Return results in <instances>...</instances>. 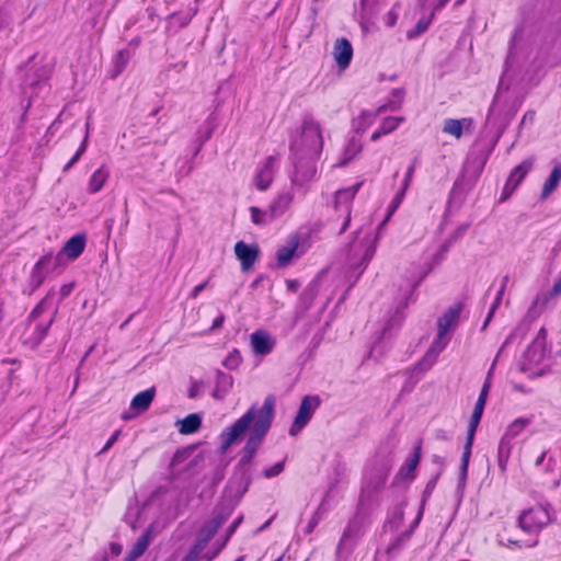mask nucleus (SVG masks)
Masks as SVG:
<instances>
[{
    "instance_id": "f257e3e1",
    "label": "nucleus",
    "mask_w": 561,
    "mask_h": 561,
    "mask_svg": "<svg viewBox=\"0 0 561 561\" xmlns=\"http://www.w3.org/2000/svg\"><path fill=\"white\" fill-rule=\"evenodd\" d=\"M274 415L275 399L272 396L265 398L261 408H257L255 404L252 405L240 419L220 434L221 451L226 453L252 425L240 458L241 465L250 463L268 433Z\"/></svg>"
},
{
    "instance_id": "f03ea898",
    "label": "nucleus",
    "mask_w": 561,
    "mask_h": 561,
    "mask_svg": "<svg viewBox=\"0 0 561 561\" xmlns=\"http://www.w3.org/2000/svg\"><path fill=\"white\" fill-rule=\"evenodd\" d=\"M323 148L322 129L311 115H305L296 136L290 141V154L295 173L293 182L302 185L313 179L316 161Z\"/></svg>"
},
{
    "instance_id": "7ed1b4c3",
    "label": "nucleus",
    "mask_w": 561,
    "mask_h": 561,
    "mask_svg": "<svg viewBox=\"0 0 561 561\" xmlns=\"http://www.w3.org/2000/svg\"><path fill=\"white\" fill-rule=\"evenodd\" d=\"M360 186L362 183H356L353 186L341 188L335 192L333 207L343 218L342 225L337 230L339 234L344 233L351 222L352 202Z\"/></svg>"
},
{
    "instance_id": "20e7f679",
    "label": "nucleus",
    "mask_w": 561,
    "mask_h": 561,
    "mask_svg": "<svg viewBox=\"0 0 561 561\" xmlns=\"http://www.w3.org/2000/svg\"><path fill=\"white\" fill-rule=\"evenodd\" d=\"M551 520L549 507L536 505L523 511L519 515V526L526 533H537L547 526Z\"/></svg>"
},
{
    "instance_id": "39448f33",
    "label": "nucleus",
    "mask_w": 561,
    "mask_h": 561,
    "mask_svg": "<svg viewBox=\"0 0 561 561\" xmlns=\"http://www.w3.org/2000/svg\"><path fill=\"white\" fill-rule=\"evenodd\" d=\"M363 536V522L356 515L354 516L345 527L343 535L339 541L336 548V556L339 559H346L353 551L355 545Z\"/></svg>"
},
{
    "instance_id": "423d86ee",
    "label": "nucleus",
    "mask_w": 561,
    "mask_h": 561,
    "mask_svg": "<svg viewBox=\"0 0 561 561\" xmlns=\"http://www.w3.org/2000/svg\"><path fill=\"white\" fill-rule=\"evenodd\" d=\"M318 396H306L302 398L294 423L289 428L291 436L297 435L311 420L313 412L320 405Z\"/></svg>"
},
{
    "instance_id": "0eeeda50",
    "label": "nucleus",
    "mask_w": 561,
    "mask_h": 561,
    "mask_svg": "<svg viewBox=\"0 0 561 561\" xmlns=\"http://www.w3.org/2000/svg\"><path fill=\"white\" fill-rule=\"evenodd\" d=\"M534 158H527L516 165L510 173L508 179L503 187L500 202L507 201L518 185L523 182L527 173L533 169Z\"/></svg>"
},
{
    "instance_id": "6e6552de",
    "label": "nucleus",
    "mask_w": 561,
    "mask_h": 561,
    "mask_svg": "<svg viewBox=\"0 0 561 561\" xmlns=\"http://www.w3.org/2000/svg\"><path fill=\"white\" fill-rule=\"evenodd\" d=\"M482 414H483V412L473 410L471 419H470L468 433H467V440L463 446V453H462V457H461V465H460V471H459V481L460 482L465 481L467 478L468 466H469V460H470V456H471V448H472V444H473V439H474V434H476L477 427L481 421Z\"/></svg>"
},
{
    "instance_id": "1a4fd4ad",
    "label": "nucleus",
    "mask_w": 561,
    "mask_h": 561,
    "mask_svg": "<svg viewBox=\"0 0 561 561\" xmlns=\"http://www.w3.org/2000/svg\"><path fill=\"white\" fill-rule=\"evenodd\" d=\"M482 414H483V412L473 410L471 419H470L468 433H467V440L463 446V453H462V457H461V465H460V471H459V481L460 482L465 481L467 478L468 466H469V460H470V456H471V448H472V444H473V439H474V434H476L477 427L481 421Z\"/></svg>"
},
{
    "instance_id": "9d476101",
    "label": "nucleus",
    "mask_w": 561,
    "mask_h": 561,
    "mask_svg": "<svg viewBox=\"0 0 561 561\" xmlns=\"http://www.w3.org/2000/svg\"><path fill=\"white\" fill-rule=\"evenodd\" d=\"M482 414H483V412L473 410L471 419H470L468 433H467V440L463 446V453H462V457H461V465H460V471H459V481L460 482L465 481L467 478L468 466H469V460H470V456H471V448H472V444H473V439H474V434H476L477 427L481 421Z\"/></svg>"
},
{
    "instance_id": "9b49d317",
    "label": "nucleus",
    "mask_w": 561,
    "mask_h": 561,
    "mask_svg": "<svg viewBox=\"0 0 561 561\" xmlns=\"http://www.w3.org/2000/svg\"><path fill=\"white\" fill-rule=\"evenodd\" d=\"M234 254L241 263V270L243 272H247L257 261L260 255V249L255 244L250 245L244 241H238L234 244Z\"/></svg>"
},
{
    "instance_id": "f8f14e48",
    "label": "nucleus",
    "mask_w": 561,
    "mask_h": 561,
    "mask_svg": "<svg viewBox=\"0 0 561 561\" xmlns=\"http://www.w3.org/2000/svg\"><path fill=\"white\" fill-rule=\"evenodd\" d=\"M276 160V157L270 156L265 159L262 167L259 168L254 178L257 190L266 191L271 186L275 174Z\"/></svg>"
},
{
    "instance_id": "ddd939ff",
    "label": "nucleus",
    "mask_w": 561,
    "mask_h": 561,
    "mask_svg": "<svg viewBox=\"0 0 561 561\" xmlns=\"http://www.w3.org/2000/svg\"><path fill=\"white\" fill-rule=\"evenodd\" d=\"M546 339L547 330L541 328L525 353L530 363L539 364L546 357Z\"/></svg>"
},
{
    "instance_id": "4468645a",
    "label": "nucleus",
    "mask_w": 561,
    "mask_h": 561,
    "mask_svg": "<svg viewBox=\"0 0 561 561\" xmlns=\"http://www.w3.org/2000/svg\"><path fill=\"white\" fill-rule=\"evenodd\" d=\"M250 340L253 353L260 356L270 354L275 345L273 337L263 330L253 332L250 336Z\"/></svg>"
},
{
    "instance_id": "2eb2a0df",
    "label": "nucleus",
    "mask_w": 561,
    "mask_h": 561,
    "mask_svg": "<svg viewBox=\"0 0 561 561\" xmlns=\"http://www.w3.org/2000/svg\"><path fill=\"white\" fill-rule=\"evenodd\" d=\"M448 341L445 340V336H440V332L437 333V337L427 350L423 358L419 362L417 366L422 370L430 369L436 362L438 355L445 350Z\"/></svg>"
},
{
    "instance_id": "dca6fc26",
    "label": "nucleus",
    "mask_w": 561,
    "mask_h": 561,
    "mask_svg": "<svg viewBox=\"0 0 561 561\" xmlns=\"http://www.w3.org/2000/svg\"><path fill=\"white\" fill-rule=\"evenodd\" d=\"M334 59L341 69H346L353 57V47L348 39L339 38L334 43Z\"/></svg>"
},
{
    "instance_id": "f3484780",
    "label": "nucleus",
    "mask_w": 561,
    "mask_h": 561,
    "mask_svg": "<svg viewBox=\"0 0 561 561\" xmlns=\"http://www.w3.org/2000/svg\"><path fill=\"white\" fill-rule=\"evenodd\" d=\"M152 529L153 527L149 526L145 530V533L137 539V541L133 545L129 552L126 554L125 561H136L145 553L153 537Z\"/></svg>"
},
{
    "instance_id": "a211bd4d",
    "label": "nucleus",
    "mask_w": 561,
    "mask_h": 561,
    "mask_svg": "<svg viewBox=\"0 0 561 561\" xmlns=\"http://www.w3.org/2000/svg\"><path fill=\"white\" fill-rule=\"evenodd\" d=\"M391 468L392 463L389 458L376 459L374 461L371 469V478L375 479V488L383 485Z\"/></svg>"
},
{
    "instance_id": "6ab92c4d",
    "label": "nucleus",
    "mask_w": 561,
    "mask_h": 561,
    "mask_svg": "<svg viewBox=\"0 0 561 561\" xmlns=\"http://www.w3.org/2000/svg\"><path fill=\"white\" fill-rule=\"evenodd\" d=\"M85 247V237L83 234H76L71 237L64 245L61 253V257L66 255L70 260L77 259L84 250Z\"/></svg>"
},
{
    "instance_id": "aec40b11",
    "label": "nucleus",
    "mask_w": 561,
    "mask_h": 561,
    "mask_svg": "<svg viewBox=\"0 0 561 561\" xmlns=\"http://www.w3.org/2000/svg\"><path fill=\"white\" fill-rule=\"evenodd\" d=\"M154 387H151L147 390L137 393L130 402V408L138 412L147 411L154 399Z\"/></svg>"
},
{
    "instance_id": "412c9836",
    "label": "nucleus",
    "mask_w": 561,
    "mask_h": 561,
    "mask_svg": "<svg viewBox=\"0 0 561 561\" xmlns=\"http://www.w3.org/2000/svg\"><path fill=\"white\" fill-rule=\"evenodd\" d=\"M178 430L183 435H188L197 432L202 426V417L197 413H192L183 420H179L175 424Z\"/></svg>"
},
{
    "instance_id": "4be33fe9",
    "label": "nucleus",
    "mask_w": 561,
    "mask_h": 561,
    "mask_svg": "<svg viewBox=\"0 0 561 561\" xmlns=\"http://www.w3.org/2000/svg\"><path fill=\"white\" fill-rule=\"evenodd\" d=\"M472 125L471 118H463V119H454V118H447L444 122L443 131L445 134L453 135L457 139H459L462 136L463 127H470Z\"/></svg>"
},
{
    "instance_id": "5701e85b",
    "label": "nucleus",
    "mask_w": 561,
    "mask_h": 561,
    "mask_svg": "<svg viewBox=\"0 0 561 561\" xmlns=\"http://www.w3.org/2000/svg\"><path fill=\"white\" fill-rule=\"evenodd\" d=\"M291 202H293V195L290 193H288V192L282 193L270 205L268 210L276 219L285 214V211L289 208Z\"/></svg>"
},
{
    "instance_id": "b1692460",
    "label": "nucleus",
    "mask_w": 561,
    "mask_h": 561,
    "mask_svg": "<svg viewBox=\"0 0 561 561\" xmlns=\"http://www.w3.org/2000/svg\"><path fill=\"white\" fill-rule=\"evenodd\" d=\"M108 176L110 172L105 167H101L98 170H95L89 180V193L94 194L100 192L103 188L106 181L108 180Z\"/></svg>"
},
{
    "instance_id": "393cba45",
    "label": "nucleus",
    "mask_w": 561,
    "mask_h": 561,
    "mask_svg": "<svg viewBox=\"0 0 561 561\" xmlns=\"http://www.w3.org/2000/svg\"><path fill=\"white\" fill-rule=\"evenodd\" d=\"M513 445L512 439L502 437L497 448V463L502 472L506 471L507 462L511 456Z\"/></svg>"
},
{
    "instance_id": "a878e982",
    "label": "nucleus",
    "mask_w": 561,
    "mask_h": 561,
    "mask_svg": "<svg viewBox=\"0 0 561 561\" xmlns=\"http://www.w3.org/2000/svg\"><path fill=\"white\" fill-rule=\"evenodd\" d=\"M459 318V309L450 308L447 312L444 313L438 319V332H440V336H445L448 330L457 322Z\"/></svg>"
},
{
    "instance_id": "bb28decb",
    "label": "nucleus",
    "mask_w": 561,
    "mask_h": 561,
    "mask_svg": "<svg viewBox=\"0 0 561 561\" xmlns=\"http://www.w3.org/2000/svg\"><path fill=\"white\" fill-rule=\"evenodd\" d=\"M561 181V164L556 165L549 178L546 180L542 192H541V199H546L558 186L559 182Z\"/></svg>"
},
{
    "instance_id": "cd10ccee",
    "label": "nucleus",
    "mask_w": 561,
    "mask_h": 561,
    "mask_svg": "<svg viewBox=\"0 0 561 561\" xmlns=\"http://www.w3.org/2000/svg\"><path fill=\"white\" fill-rule=\"evenodd\" d=\"M378 114L376 112L363 111L357 118L353 121L355 133H364L374 122Z\"/></svg>"
},
{
    "instance_id": "c85d7f7f",
    "label": "nucleus",
    "mask_w": 561,
    "mask_h": 561,
    "mask_svg": "<svg viewBox=\"0 0 561 561\" xmlns=\"http://www.w3.org/2000/svg\"><path fill=\"white\" fill-rule=\"evenodd\" d=\"M47 261H49V259H39L34 265L31 274V285L33 289L38 288L45 280L48 273L44 270V266Z\"/></svg>"
},
{
    "instance_id": "c756f323",
    "label": "nucleus",
    "mask_w": 561,
    "mask_h": 561,
    "mask_svg": "<svg viewBox=\"0 0 561 561\" xmlns=\"http://www.w3.org/2000/svg\"><path fill=\"white\" fill-rule=\"evenodd\" d=\"M363 149L362 144L355 139L351 138L344 150V159L336 163V167H345L352 159H354Z\"/></svg>"
},
{
    "instance_id": "7c9ffc66",
    "label": "nucleus",
    "mask_w": 561,
    "mask_h": 561,
    "mask_svg": "<svg viewBox=\"0 0 561 561\" xmlns=\"http://www.w3.org/2000/svg\"><path fill=\"white\" fill-rule=\"evenodd\" d=\"M251 219L254 225L266 226L275 220L274 216L267 209H261L256 206L250 207Z\"/></svg>"
},
{
    "instance_id": "2f4dec72",
    "label": "nucleus",
    "mask_w": 561,
    "mask_h": 561,
    "mask_svg": "<svg viewBox=\"0 0 561 561\" xmlns=\"http://www.w3.org/2000/svg\"><path fill=\"white\" fill-rule=\"evenodd\" d=\"M297 247H298L297 242H294L293 244L282 247L277 250L276 259H277V263L279 266L284 267L290 263V261L297 250Z\"/></svg>"
},
{
    "instance_id": "473e14b6",
    "label": "nucleus",
    "mask_w": 561,
    "mask_h": 561,
    "mask_svg": "<svg viewBox=\"0 0 561 561\" xmlns=\"http://www.w3.org/2000/svg\"><path fill=\"white\" fill-rule=\"evenodd\" d=\"M375 247L374 245H368L366 249H365V252L363 254V256L360 257V261L358 264H352V273L355 274V277L358 278V276L363 273V271L367 267L368 263L370 262V260L373 259L374 254H375Z\"/></svg>"
},
{
    "instance_id": "72a5a7b5",
    "label": "nucleus",
    "mask_w": 561,
    "mask_h": 561,
    "mask_svg": "<svg viewBox=\"0 0 561 561\" xmlns=\"http://www.w3.org/2000/svg\"><path fill=\"white\" fill-rule=\"evenodd\" d=\"M130 59V53L127 49L119 50L113 59L114 70L113 77L121 75L126 68Z\"/></svg>"
},
{
    "instance_id": "f704fd0d",
    "label": "nucleus",
    "mask_w": 561,
    "mask_h": 561,
    "mask_svg": "<svg viewBox=\"0 0 561 561\" xmlns=\"http://www.w3.org/2000/svg\"><path fill=\"white\" fill-rule=\"evenodd\" d=\"M529 424L528 419L519 417L513 421L506 432L504 433V437H507L510 439L515 438L527 425Z\"/></svg>"
},
{
    "instance_id": "c9c22d12",
    "label": "nucleus",
    "mask_w": 561,
    "mask_h": 561,
    "mask_svg": "<svg viewBox=\"0 0 561 561\" xmlns=\"http://www.w3.org/2000/svg\"><path fill=\"white\" fill-rule=\"evenodd\" d=\"M421 458V446H416L413 456L407 461V463L400 469V474L403 477L410 476L417 467Z\"/></svg>"
},
{
    "instance_id": "e433bc0d",
    "label": "nucleus",
    "mask_w": 561,
    "mask_h": 561,
    "mask_svg": "<svg viewBox=\"0 0 561 561\" xmlns=\"http://www.w3.org/2000/svg\"><path fill=\"white\" fill-rule=\"evenodd\" d=\"M218 529L219 528H217L216 525H214L211 520H209L199 530L197 540L207 546L210 539L216 535Z\"/></svg>"
},
{
    "instance_id": "4c0bfd02",
    "label": "nucleus",
    "mask_w": 561,
    "mask_h": 561,
    "mask_svg": "<svg viewBox=\"0 0 561 561\" xmlns=\"http://www.w3.org/2000/svg\"><path fill=\"white\" fill-rule=\"evenodd\" d=\"M507 280H508V277L505 276L504 279H503V284L501 286V288L499 289L497 294H496V297L490 308V311L488 313V317L484 321V324H483V328H485L488 325V323L490 322L491 318L493 317L495 310L499 308V306L501 305L502 302V298H503V295H504V291H505V288H506V284H507Z\"/></svg>"
},
{
    "instance_id": "58836bf2",
    "label": "nucleus",
    "mask_w": 561,
    "mask_h": 561,
    "mask_svg": "<svg viewBox=\"0 0 561 561\" xmlns=\"http://www.w3.org/2000/svg\"><path fill=\"white\" fill-rule=\"evenodd\" d=\"M207 546L196 540L195 545L191 548L183 561H204V550Z\"/></svg>"
},
{
    "instance_id": "ea45409f",
    "label": "nucleus",
    "mask_w": 561,
    "mask_h": 561,
    "mask_svg": "<svg viewBox=\"0 0 561 561\" xmlns=\"http://www.w3.org/2000/svg\"><path fill=\"white\" fill-rule=\"evenodd\" d=\"M233 385V378L231 375H228L222 371H218L216 376V386H218L221 392H228Z\"/></svg>"
},
{
    "instance_id": "a19ab883",
    "label": "nucleus",
    "mask_w": 561,
    "mask_h": 561,
    "mask_svg": "<svg viewBox=\"0 0 561 561\" xmlns=\"http://www.w3.org/2000/svg\"><path fill=\"white\" fill-rule=\"evenodd\" d=\"M89 123H87V131L84 135V138L82 140V144L80 145L79 149L75 153V156L69 160V162L64 167V171H68L84 153L88 145V138H89Z\"/></svg>"
},
{
    "instance_id": "79ce46f5",
    "label": "nucleus",
    "mask_w": 561,
    "mask_h": 561,
    "mask_svg": "<svg viewBox=\"0 0 561 561\" xmlns=\"http://www.w3.org/2000/svg\"><path fill=\"white\" fill-rule=\"evenodd\" d=\"M404 121V117H387L381 123V133L390 134L396 130L400 123Z\"/></svg>"
},
{
    "instance_id": "37998d69",
    "label": "nucleus",
    "mask_w": 561,
    "mask_h": 561,
    "mask_svg": "<svg viewBox=\"0 0 561 561\" xmlns=\"http://www.w3.org/2000/svg\"><path fill=\"white\" fill-rule=\"evenodd\" d=\"M231 511L229 508H218L214 513V517L210 519L217 528H220L226 520L230 517Z\"/></svg>"
},
{
    "instance_id": "c03bdc74",
    "label": "nucleus",
    "mask_w": 561,
    "mask_h": 561,
    "mask_svg": "<svg viewBox=\"0 0 561 561\" xmlns=\"http://www.w3.org/2000/svg\"><path fill=\"white\" fill-rule=\"evenodd\" d=\"M231 511L229 508H218L214 513V517L210 519L217 528H220L226 520L230 517Z\"/></svg>"
},
{
    "instance_id": "a18cd8bd",
    "label": "nucleus",
    "mask_w": 561,
    "mask_h": 561,
    "mask_svg": "<svg viewBox=\"0 0 561 561\" xmlns=\"http://www.w3.org/2000/svg\"><path fill=\"white\" fill-rule=\"evenodd\" d=\"M41 259H49V261H47L45 263V266H44V270L47 273H50L56 267H58L61 264V261H62L61 253H58L56 256H54L53 254L48 253V254L43 255Z\"/></svg>"
},
{
    "instance_id": "49530a36",
    "label": "nucleus",
    "mask_w": 561,
    "mask_h": 561,
    "mask_svg": "<svg viewBox=\"0 0 561 561\" xmlns=\"http://www.w3.org/2000/svg\"><path fill=\"white\" fill-rule=\"evenodd\" d=\"M54 321V317L49 319V321L46 324H37L35 328V343L38 344L46 336L51 323Z\"/></svg>"
},
{
    "instance_id": "de8ad7c7",
    "label": "nucleus",
    "mask_w": 561,
    "mask_h": 561,
    "mask_svg": "<svg viewBox=\"0 0 561 561\" xmlns=\"http://www.w3.org/2000/svg\"><path fill=\"white\" fill-rule=\"evenodd\" d=\"M402 102L400 100H390L388 103L379 106L376 111V114H381L386 111L396 112L401 108Z\"/></svg>"
},
{
    "instance_id": "09e8293b",
    "label": "nucleus",
    "mask_w": 561,
    "mask_h": 561,
    "mask_svg": "<svg viewBox=\"0 0 561 561\" xmlns=\"http://www.w3.org/2000/svg\"><path fill=\"white\" fill-rule=\"evenodd\" d=\"M240 363H241V358H240L239 352L233 351L225 359L224 365L229 369H234L239 366Z\"/></svg>"
},
{
    "instance_id": "8fccbe9b",
    "label": "nucleus",
    "mask_w": 561,
    "mask_h": 561,
    "mask_svg": "<svg viewBox=\"0 0 561 561\" xmlns=\"http://www.w3.org/2000/svg\"><path fill=\"white\" fill-rule=\"evenodd\" d=\"M321 518H322L321 513L318 510L317 512H314V514L310 518L307 527L305 528V534L306 535L311 534L314 530V528L318 526V524L320 523Z\"/></svg>"
},
{
    "instance_id": "3c124183",
    "label": "nucleus",
    "mask_w": 561,
    "mask_h": 561,
    "mask_svg": "<svg viewBox=\"0 0 561 561\" xmlns=\"http://www.w3.org/2000/svg\"><path fill=\"white\" fill-rule=\"evenodd\" d=\"M432 18L433 16L430 15L428 19L420 20L415 26V31L409 33V37H413L414 35L425 32L431 23Z\"/></svg>"
},
{
    "instance_id": "603ef678",
    "label": "nucleus",
    "mask_w": 561,
    "mask_h": 561,
    "mask_svg": "<svg viewBox=\"0 0 561 561\" xmlns=\"http://www.w3.org/2000/svg\"><path fill=\"white\" fill-rule=\"evenodd\" d=\"M284 470V461H279L272 467L264 470V477L273 478L278 476Z\"/></svg>"
},
{
    "instance_id": "864d4df0",
    "label": "nucleus",
    "mask_w": 561,
    "mask_h": 561,
    "mask_svg": "<svg viewBox=\"0 0 561 561\" xmlns=\"http://www.w3.org/2000/svg\"><path fill=\"white\" fill-rule=\"evenodd\" d=\"M440 0H419L420 5L425 9H431V16H434L435 11L442 9L443 7H438Z\"/></svg>"
},
{
    "instance_id": "5fc2aeb1",
    "label": "nucleus",
    "mask_w": 561,
    "mask_h": 561,
    "mask_svg": "<svg viewBox=\"0 0 561 561\" xmlns=\"http://www.w3.org/2000/svg\"><path fill=\"white\" fill-rule=\"evenodd\" d=\"M468 228H469V224H463V225L457 227L448 238L451 241L456 242L457 240H459L460 238L463 237V234L466 233Z\"/></svg>"
},
{
    "instance_id": "6e6d98bb",
    "label": "nucleus",
    "mask_w": 561,
    "mask_h": 561,
    "mask_svg": "<svg viewBox=\"0 0 561 561\" xmlns=\"http://www.w3.org/2000/svg\"><path fill=\"white\" fill-rule=\"evenodd\" d=\"M414 170H415V162H413V163L408 168L401 188H404V190H407V191H408V188H409V186H410V184H411V182H412V178H413V174H414Z\"/></svg>"
},
{
    "instance_id": "4d7b16f0",
    "label": "nucleus",
    "mask_w": 561,
    "mask_h": 561,
    "mask_svg": "<svg viewBox=\"0 0 561 561\" xmlns=\"http://www.w3.org/2000/svg\"><path fill=\"white\" fill-rule=\"evenodd\" d=\"M48 301L47 298H44L31 312L30 318L36 319L39 314H42L47 308Z\"/></svg>"
},
{
    "instance_id": "13d9d810",
    "label": "nucleus",
    "mask_w": 561,
    "mask_h": 561,
    "mask_svg": "<svg viewBox=\"0 0 561 561\" xmlns=\"http://www.w3.org/2000/svg\"><path fill=\"white\" fill-rule=\"evenodd\" d=\"M122 431L121 430H117L115 431L112 436L108 438V440L106 442V444L103 446V448L100 450V454H104L106 453L107 450H110V448L117 442L119 435H121Z\"/></svg>"
},
{
    "instance_id": "bf43d9fd",
    "label": "nucleus",
    "mask_w": 561,
    "mask_h": 561,
    "mask_svg": "<svg viewBox=\"0 0 561 561\" xmlns=\"http://www.w3.org/2000/svg\"><path fill=\"white\" fill-rule=\"evenodd\" d=\"M243 520V517L242 516H239L227 529V536H226V539L225 541L222 542V546H226L227 541L230 539V537L232 536V534L236 531V529L240 526V524L242 523Z\"/></svg>"
},
{
    "instance_id": "052dcab7",
    "label": "nucleus",
    "mask_w": 561,
    "mask_h": 561,
    "mask_svg": "<svg viewBox=\"0 0 561 561\" xmlns=\"http://www.w3.org/2000/svg\"><path fill=\"white\" fill-rule=\"evenodd\" d=\"M36 80L26 79L25 84L27 85H35L39 83L41 81L45 80L47 78V71L43 70L42 73H37V70L35 71Z\"/></svg>"
},
{
    "instance_id": "680f3d73",
    "label": "nucleus",
    "mask_w": 561,
    "mask_h": 561,
    "mask_svg": "<svg viewBox=\"0 0 561 561\" xmlns=\"http://www.w3.org/2000/svg\"><path fill=\"white\" fill-rule=\"evenodd\" d=\"M376 2L377 0H360L363 11L367 14L371 13Z\"/></svg>"
},
{
    "instance_id": "e2e57ef3",
    "label": "nucleus",
    "mask_w": 561,
    "mask_h": 561,
    "mask_svg": "<svg viewBox=\"0 0 561 561\" xmlns=\"http://www.w3.org/2000/svg\"><path fill=\"white\" fill-rule=\"evenodd\" d=\"M535 111H527L522 118L520 125L533 124V122L535 121Z\"/></svg>"
},
{
    "instance_id": "0e129e2a",
    "label": "nucleus",
    "mask_w": 561,
    "mask_h": 561,
    "mask_svg": "<svg viewBox=\"0 0 561 561\" xmlns=\"http://www.w3.org/2000/svg\"><path fill=\"white\" fill-rule=\"evenodd\" d=\"M207 284H208V280H206V282H204V283H202V284H199V285L195 286V287L193 288L192 293L190 294V297H191L192 299L197 298V297H198V295H199V294H201V293L206 288Z\"/></svg>"
},
{
    "instance_id": "69168bd1",
    "label": "nucleus",
    "mask_w": 561,
    "mask_h": 561,
    "mask_svg": "<svg viewBox=\"0 0 561 561\" xmlns=\"http://www.w3.org/2000/svg\"><path fill=\"white\" fill-rule=\"evenodd\" d=\"M405 193H407V190L400 188L399 192L392 198L391 203H393L397 206H400V204L402 203V201L405 196Z\"/></svg>"
},
{
    "instance_id": "338daca9",
    "label": "nucleus",
    "mask_w": 561,
    "mask_h": 561,
    "mask_svg": "<svg viewBox=\"0 0 561 561\" xmlns=\"http://www.w3.org/2000/svg\"><path fill=\"white\" fill-rule=\"evenodd\" d=\"M225 322V314H219L217 318H215V320L213 321V324L210 327V330L211 331H215V330H218L222 327Z\"/></svg>"
},
{
    "instance_id": "774afa93",
    "label": "nucleus",
    "mask_w": 561,
    "mask_h": 561,
    "mask_svg": "<svg viewBox=\"0 0 561 561\" xmlns=\"http://www.w3.org/2000/svg\"><path fill=\"white\" fill-rule=\"evenodd\" d=\"M73 289V284L70 283V284H64L61 287H60V295L62 298H66L67 296L70 295V293L72 291Z\"/></svg>"
}]
</instances>
